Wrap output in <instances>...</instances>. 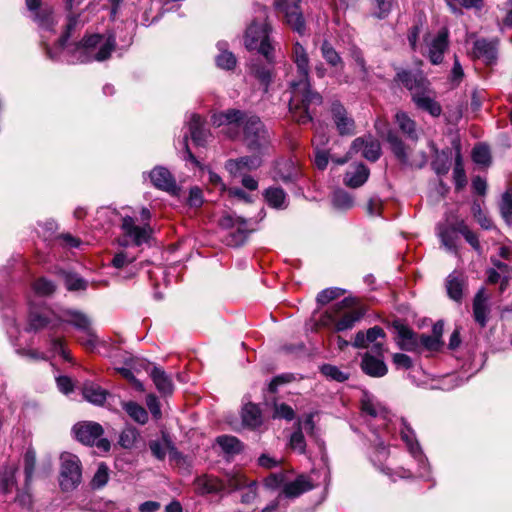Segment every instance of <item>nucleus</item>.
Here are the masks:
<instances>
[{
	"mask_svg": "<svg viewBox=\"0 0 512 512\" xmlns=\"http://www.w3.org/2000/svg\"><path fill=\"white\" fill-rule=\"evenodd\" d=\"M261 165L259 156H244L235 160H228L226 162V169L232 175L242 174L244 171H250L258 168Z\"/></svg>",
	"mask_w": 512,
	"mask_h": 512,
	"instance_id": "obj_20",
	"label": "nucleus"
},
{
	"mask_svg": "<svg viewBox=\"0 0 512 512\" xmlns=\"http://www.w3.org/2000/svg\"><path fill=\"white\" fill-rule=\"evenodd\" d=\"M151 378L157 390L163 395H170L173 392V383L171 378L164 370L154 367L150 373Z\"/></svg>",
	"mask_w": 512,
	"mask_h": 512,
	"instance_id": "obj_26",
	"label": "nucleus"
},
{
	"mask_svg": "<svg viewBox=\"0 0 512 512\" xmlns=\"http://www.w3.org/2000/svg\"><path fill=\"white\" fill-rule=\"evenodd\" d=\"M126 413L137 423L145 424L148 421V413L141 405L129 401L122 404Z\"/></svg>",
	"mask_w": 512,
	"mask_h": 512,
	"instance_id": "obj_36",
	"label": "nucleus"
},
{
	"mask_svg": "<svg viewBox=\"0 0 512 512\" xmlns=\"http://www.w3.org/2000/svg\"><path fill=\"white\" fill-rule=\"evenodd\" d=\"M228 222L231 223V227L237 226L238 239L235 243L242 242L249 233L247 222L241 218H237L234 222L231 217H227L223 219L222 225H228Z\"/></svg>",
	"mask_w": 512,
	"mask_h": 512,
	"instance_id": "obj_48",
	"label": "nucleus"
},
{
	"mask_svg": "<svg viewBox=\"0 0 512 512\" xmlns=\"http://www.w3.org/2000/svg\"><path fill=\"white\" fill-rule=\"evenodd\" d=\"M150 179L152 184L161 190L167 192H174L176 189V182L171 173L164 167H156L150 172Z\"/></svg>",
	"mask_w": 512,
	"mask_h": 512,
	"instance_id": "obj_22",
	"label": "nucleus"
},
{
	"mask_svg": "<svg viewBox=\"0 0 512 512\" xmlns=\"http://www.w3.org/2000/svg\"><path fill=\"white\" fill-rule=\"evenodd\" d=\"M421 344L428 350H437L440 347V340L437 336L422 334L419 337L418 344Z\"/></svg>",
	"mask_w": 512,
	"mask_h": 512,
	"instance_id": "obj_61",
	"label": "nucleus"
},
{
	"mask_svg": "<svg viewBox=\"0 0 512 512\" xmlns=\"http://www.w3.org/2000/svg\"><path fill=\"white\" fill-rule=\"evenodd\" d=\"M273 417L274 418H283L286 420H292L294 418V411L290 406H288L284 403L275 404Z\"/></svg>",
	"mask_w": 512,
	"mask_h": 512,
	"instance_id": "obj_58",
	"label": "nucleus"
},
{
	"mask_svg": "<svg viewBox=\"0 0 512 512\" xmlns=\"http://www.w3.org/2000/svg\"><path fill=\"white\" fill-rule=\"evenodd\" d=\"M23 463L25 472V482L26 486H28L36 467V453L33 449H28L25 452L23 457Z\"/></svg>",
	"mask_w": 512,
	"mask_h": 512,
	"instance_id": "obj_43",
	"label": "nucleus"
},
{
	"mask_svg": "<svg viewBox=\"0 0 512 512\" xmlns=\"http://www.w3.org/2000/svg\"><path fill=\"white\" fill-rule=\"evenodd\" d=\"M466 284V277L463 273L453 271L446 278L448 296L456 302H461Z\"/></svg>",
	"mask_w": 512,
	"mask_h": 512,
	"instance_id": "obj_18",
	"label": "nucleus"
},
{
	"mask_svg": "<svg viewBox=\"0 0 512 512\" xmlns=\"http://www.w3.org/2000/svg\"><path fill=\"white\" fill-rule=\"evenodd\" d=\"M83 396L87 401L95 405H102L106 400L107 391L99 385L89 382L83 386Z\"/></svg>",
	"mask_w": 512,
	"mask_h": 512,
	"instance_id": "obj_31",
	"label": "nucleus"
},
{
	"mask_svg": "<svg viewBox=\"0 0 512 512\" xmlns=\"http://www.w3.org/2000/svg\"><path fill=\"white\" fill-rule=\"evenodd\" d=\"M361 152V155L369 161H376L381 154V147L378 140L372 136H363L356 138L347 153L348 157Z\"/></svg>",
	"mask_w": 512,
	"mask_h": 512,
	"instance_id": "obj_10",
	"label": "nucleus"
},
{
	"mask_svg": "<svg viewBox=\"0 0 512 512\" xmlns=\"http://www.w3.org/2000/svg\"><path fill=\"white\" fill-rule=\"evenodd\" d=\"M65 284L68 290H81L86 287L83 279L71 274L66 275Z\"/></svg>",
	"mask_w": 512,
	"mask_h": 512,
	"instance_id": "obj_64",
	"label": "nucleus"
},
{
	"mask_svg": "<svg viewBox=\"0 0 512 512\" xmlns=\"http://www.w3.org/2000/svg\"><path fill=\"white\" fill-rule=\"evenodd\" d=\"M343 293L344 291L339 288L324 289L317 295V302L321 305L328 304L332 300L340 297Z\"/></svg>",
	"mask_w": 512,
	"mask_h": 512,
	"instance_id": "obj_52",
	"label": "nucleus"
},
{
	"mask_svg": "<svg viewBox=\"0 0 512 512\" xmlns=\"http://www.w3.org/2000/svg\"><path fill=\"white\" fill-rule=\"evenodd\" d=\"M108 478L109 477L107 467L104 465H100L93 477L92 483L96 487H102L107 483Z\"/></svg>",
	"mask_w": 512,
	"mask_h": 512,
	"instance_id": "obj_63",
	"label": "nucleus"
},
{
	"mask_svg": "<svg viewBox=\"0 0 512 512\" xmlns=\"http://www.w3.org/2000/svg\"><path fill=\"white\" fill-rule=\"evenodd\" d=\"M448 29L442 28L436 36L430 40H426L427 57L433 65L442 63L444 53L448 49Z\"/></svg>",
	"mask_w": 512,
	"mask_h": 512,
	"instance_id": "obj_12",
	"label": "nucleus"
},
{
	"mask_svg": "<svg viewBox=\"0 0 512 512\" xmlns=\"http://www.w3.org/2000/svg\"><path fill=\"white\" fill-rule=\"evenodd\" d=\"M395 122L398 124L400 130L407 135L412 141L418 140V133L415 121L403 111H398L395 114Z\"/></svg>",
	"mask_w": 512,
	"mask_h": 512,
	"instance_id": "obj_28",
	"label": "nucleus"
},
{
	"mask_svg": "<svg viewBox=\"0 0 512 512\" xmlns=\"http://www.w3.org/2000/svg\"><path fill=\"white\" fill-rule=\"evenodd\" d=\"M267 203L274 208H286V193L279 187H270L265 191Z\"/></svg>",
	"mask_w": 512,
	"mask_h": 512,
	"instance_id": "obj_34",
	"label": "nucleus"
},
{
	"mask_svg": "<svg viewBox=\"0 0 512 512\" xmlns=\"http://www.w3.org/2000/svg\"><path fill=\"white\" fill-rule=\"evenodd\" d=\"M459 233L465 238V240L472 246V248L480 252L481 251V245L478 239V236L476 233H474L469 226L466 224V222L461 219L460 220V228Z\"/></svg>",
	"mask_w": 512,
	"mask_h": 512,
	"instance_id": "obj_45",
	"label": "nucleus"
},
{
	"mask_svg": "<svg viewBox=\"0 0 512 512\" xmlns=\"http://www.w3.org/2000/svg\"><path fill=\"white\" fill-rule=\"evenodd\" d=\"M361 368L363 372L371 377H383L387 374L388 368L383 360L365 353L362 357Z\"/></svg>",
	"mask_w": 512,
	"mask_h": 512,
	"instance_id": "obj_23",
	"label": "nucleus"
},
{
	"mask_svg": "<svg viewBox=\"0 0 512 512\" xmlns=\"http://www.w3.org/2000/svg\"><path fill=\"white\" fill-rule=\"evenodd\" d=\"M488 296L485 294L484 289H480L473 301V315L475 321L481 326L484 327L488 320L489 307L487 305Z\"/></svg>",
	"mask_w": 512,
	"mask_h": 512,
	"instance_id": "obj_24",
	"label": "nucleus"
},
{
	"mask_svg": "<svg viewBox=\"0 0 512 512\" xmlns=\"http://www.w3.org/2000/svg\"><path fill=\"white\" fill-rule=\"evenodd\" d=\"M265 484L271 489L283 487V494L295 498L313 488L311 479L306 475H299L294 481L287 482L283 472L272 473L265 479Z\"/></svg>",
	"mask_w": 512,
	"mask_h": 512,
	"instance_id": "obj_6",
	"label": "nucleus"
},
{
	"mask_svg": "<svg viewBox=\"0 0 512 512\" xmlns=\"http://www.w3.org/2000/svg\"><path fill=\"white\" fill-rule=\"evenodd\" d=\"M121 228L125 236L131 238L136 246H140L147 242L151 234L149 224L145 223L141 226L136 225L134 218L131 216H124L122 218Z\"/></svg>",
	"mask_w": 512,
	"mask_h": 512,
	"instance_id": "obj_14",
	"label": "nucleus"
},
{
	"mask_svg": "<svg viewBox=\"0 0 512 512\" xmlns=\"http://www.w3.org/2000/svg\"><path fill=\"white\" fill-rule=\"evenodd\" d=\"M49 320L46 315L32 312L30 314V325L33 329L38 330L46 327Z\"/></svg>",
	"mask_w": 512,
	"mask_h": 512,
	"instance_id": "obj_62",
	"label": "nucleus"
},
{
	"mask_svg": "<svg viewBox=\"0 0 512 512\" xmlns=\"http://www.w3.org/2000/svg\"><path fill=\"white\" fill-rule=\"evenodd\" d=\"M473 161L480 165H488L491 160L490 151L487 146L476 145L472 151Z\"/></svg>",
	"mask_w": 512,
	"mask_h": 512,
	"instance_id": "obj_51",
	"label": "nucleus"
},
{
	"mask_svg": "<svg viewBox=\"0 0 512 512\" xmlns=\"http://www.w3.org/2000/svg\"><path fill=\"white\" fill-rule=\"evenodd\" d=\"M227 44L224 42L218 43V48L221 53L216 57V64L221 69L231 70L236 66V58L234 54L226 49Z\"/></svg>",
	"mask_w": 512,
	"mask_h": 512,
	"instance_id": "obj_35",
	"label": "nucleus"
},
{
	"mask_svg": "<svg viewBox=\"0 0 512 512\" xmlns=\"http://www.w3.org/2000/svg\"><path fill=\"white\" fill-rule=\"evenodd\" d=\"M78 24V18L72 14L68 16V22L66 24V30L64 34L59 38L58 45L59 47H64L67 39L69 38L71 32Z\"/></svg>",
	"mask_w": 512,
	"mask_h": 512,
	"instance_id": "obj_59",
	"label": "nucleus"
},
{
	"mask_svg": "<svg viewBox=\"0 0 512 512\" xmlns=\"http://www.w3.org/2000/svg\"><path fill=\"white\" fill-rule=\"evenodd\" d=\"M114 48V38L104 39L103 36L95 34L75 45L74 54L76 60L80 63H88L94 60L104 61L110 57Z\"/></svg>",
	"mask_w": 512,
	"mask_h": 512,
	"instance_id": "obj_4",
	"label": "nucleus"
},
{
	"mask_svg": "<svg viewBox=\"0 0 512 512\" xmlns=\"http://www.w3.org/2000/svg\"><path fill=\"white\" fill-rule=\"evenodd\" d=\"M471 211H472V214L475 218V220L479 223V225L483 228V229H491L493 224H492V221L489 217H487V215L484 213V211L482 210L481 208V205L480 203L478 202H473L472 204V208H471Z\"/></svg>",
	"mask_w": 512,
	"mask_h": 512,
	"instance_id": "obj_49",
	"label": "nucleus"
},
{
	"mask_svg": "<svg viewBox=\"0 0 512 512\" xmlns=\"http://www.w3.org/2000/svg\"><path fill=\"white\" fill-rule=\"evenodd\" d=\"M290 447L301 454L305 453L306 441L300 428L291 435Z\"/></svg>",
	"mask_w": 512,
	"mask_h": 512,
	"instance_id": "obj_55",
	"label": "nucleus"
},
{
	"mask_svg": "<svg viewBox=\"0 0 512 512\" xmlns=\"http://www.w3.org/2000/svg\"><path fill=\"white\" fill-rule=\"evenodd\" d=\"M63 321L73 325L77 329H80L84 332L89 331V329H91L90 321L87 318V316L78 311H66Z\"/></svg>",
	"mask_w": 512,
	"mask_h": 512,
	"instance_id": "obj_37",
	"label": "nucleus"
},
{
	"mask_svg": "<svg viewBox=\"0 0 512 512\" xmlns=\"http://www.w3.org/2000/svg\"><path fill=\"white\" fill-rule=\"evenodd\" d=\"M332 203L337 209L348 210L354 206V199L348 192L338 189L333 192Z\"/></svg>",
	"mask_w": 512,
	"mask_h": 512,
	"instance_id": "obj_39",
	"label": "nucleus"
},
{
	"mask_svg": "<svg viewBox=\"0 0 512 512\" xmlns=\"http://www.w3.org/2000/svg\"><path fill=\"white\" fill-rule=\"evenodd\" d=\"M135 260L136 256L129 255L127 252L121 251L113 257L112 265L117 269H121L133 263Z\"/></svg>",
	"mask_w": 512,
	"mask_h": 512,
	"instance_id": "obj_56",
	"label": "nucleus"
},
{
	"mask_svg": "<svg viewBox=\"0 0 512 512\" xmlns=\"http://www.w3.org/2000/svg\"><path fill=\"white\" fill-rule=\"evenodd\" d=\"M82 469L79 458L69 452L60 456V486L64 491L75 489L81 482Z\"/></svg>",
	"mask_w": 512,
	"mask_h": 512,
	"instance_id": "obj_8",
	"label": "nucleus"
},
{
	"mask_svg": "<svg viewBox=\"0 0 512 512\" xmlns=\"http://www.w3.org/2000/svg\"><path fill=\"white\" fill-rule=\"evenodd\" d=\"M16 472L17 467L14 465L5 467L0 473V491L5 494L12 492L16 485Z\"/></svg>",
	"mask_w": 512,
	"mask_h": 512,
	"instance_id": "obj_33",
	"label": "nucleus"
},
{
	"mask_svg": "<svg viewBox=\"0 0 512 512\" xmlns=\"http://www.w3.org/2000/svg\"><path fill=\"white\" fill-rule=\"evenodd\" d=\"M364 315V312L351 306L348 299L337 303L330 311H327L321 318L324 326L334 325L335 331L351 329Z\"/></svg>",
	"mask_w": 512,
	"mask_h": 512,
	"instance_id": "obj_5",
	"label": "nucleus"
},
{
	"mask_svg": "<svg viewBox=\"0 0 512 512\" xmlns=\"http://www.w3.org/2000/svg\"><path fill=\"white\" fill-rule=\"evenodd\" d=\"M292 59L297 67L299 80L290 82L289 111L296 122L306 124L312 121V107L321 105L323 98L311 89L309 56L299 42L293 45Z\"/></svg>",
	"mask_w": 512,
	"mask_h": 512,
	"instance_id": "obj_1",
	"label": "nucleus"
},
{
	"mask_svg": "<svg viewBox=\"0 0 512 512\" xmlns=\"http://www.w3.org/2000/svg\"><path fill=\"white\" fill-rule=\"evenodd\" d=\"M380 338H385V332L381 327L374 326L366 331V339L368 341V345L373 344L372 351L378 355H382L383 353V343L377 342V340Z\"/></svg>",
	"mask_w": 512,
	"mask_h": 512,
	"instance_id": "obj_38",
	"label": "nucleus"
},
{
	"mask_svg": "<svg viewBox=\"0 0 512 512\" xmlns=\"http://www.w3.org/2000/svg\"><path fill=\"white\" fill-rule=\"evenodd\" d=\"M418 109L428 112L433 117H438L442 113L441 105L436 101V97L430 86L416 93L412 98Z\"/></svg>",
	"mask_w": 512,
	"mask_h": 512,
	"instance_id": "obj_16",
	"label": "nucleus"
},
{
	"mask_svg": "<svg viewBox=\"0 0 512 512\" xmlns=\"http://www.w3.org/2000/svg\"><path fill=\"white\" fill-rule=\"evenodd\" d=\"M321 373L325 377H327L331 380L338 381V382H344L348 379L347 373L341 371L338 367L330 365V364L323 365L321 367Z\"/></svg>",
	"mask_w": 512,
	"mask_h": 512,
	"instance_id": "obj_50",
	"label": "nucleus"
},
{
	"mask_svg": "<svg viewBox=\"0 0 512 512\" xmlns=\"http://www.w3.org/2000/svg\"><path fill=\"white\" fill-rule=\"evenodd\" d=\"M395 80L411 92L412 98L416 93H420L430 86V82L421 73H412L404 69H400L396 73Z\"/></svg>",
	"mask_w": 512,
	"mask_h": 512,
	"instance_id": "obj_15",
	"label": "nucleus"
},
{
	"mask_svg": "<svg viewBox=\"0 0 512 512\" xmlns=\"http://www.w3.org/2000/svg\"><path fill=\"white\" fill-rule=\"evenodd\" d=\"M189 132L193 142L196 145H203L208 137V133L203 128V120L199 115L193 114L189 121Z\"/></svg>",
	"mask_w": 512,
	"mask_h": 512,
	"instance_id": "obj_29",
	"label": "nucleus"
},
{
	"mask_svg": "<svg viewBox=\"0 0 512 512\" xmlns=\"http://www.w3.org/2000/svg\"><path fill=\"white\" fill-rule=\"evenodd\" d=\"M217 444L228 454H236L241 450L240 441L234 436L223 435L216 439Z\"/></svg>",
	"mask_w": 512,
	"mask_h": 512,
	"instance_id": "obj_40",
	"label": "nucleus"
},
{
	"mask_svg": "<svg viewBox=\"0 0 512 512\" xmlns=\"http://www.w3.org/2000/svg\"><path fill=\"white\" fill-rule=\"evenodd\" d=\"M330 112L333 123L340 135L354 134L355 121L339 101L332 102Z\"/></svg>",
	"mask_w": 512,
	"mask_h": 512,
	"instance_id": "obj_11",
	"label": "nucleus"
},
{
	"mask_svg": "<svg viewBox=\"0 0 512 512\" xmlns=\"http://www.w3.org/2000/svg\"><path fill=\"white\" fill-rule=\"evenodd\" d=\"M35 20L39 23V25L47 30H52L53 26L55 25L56 21L53 16V13L49 9H43L40 11H37L35 13Z\"/></svg>",
	"mask_w": 512,
	"mask_h": 512,
	"instance_id": "obj_47",
	"label": "nucleus"
},
{
	"mask_svg": "<svg viewBox=\"0 0 512 512\" xmlns=\"http://www.w3.org/2000/svg\"><path fill=\"white\" fill-rule=\"evenodd\" d=\"M245 489L241 495V502L244 504H250L252 503L257 496V487L255 482H250L244 487Z\"/></svg>",
	"mask_w": 512,
	"mask_h": 512,
	"instance_id": "obj_60",
	"label": "nucleus"
},
{
	"mask_svg": "<svg viewBox=\"0 0 512 512\" xmlns=\"http://www.w3.org/2000/svg\"><path fill=\"white\" fill-rule=\"evenodd\" d=\"M327 142L328 138L326 137V135L322 133L319 128H316L313 144L316 147L315 165L320 170H323L327 167L328 154L325 151L320 150L319 146H325Z\"/></svg>",
	"mask_w": 512,
	"mask_h": 512,
	"instance_id": "obj_27",
	"label": "nucleus"
},
{
	"mask_svg": "<svg viewBox=\"0 0 512 512\" xmlns=\"http://www.w3.org/2000/svg\"><path fill=\"white\" fill-rule=\"evenodd\" d=\"M400 435L401 439L406 443L409 451L414 456L419 455L421 451L420 446L415 438V433L405 419H401Z\"/></svg>",
	"mask_w": 512,
	"mask_h": 512,
	"instance_id": "obj_32",
	"label": "nucleus"
},
{
	"mask_svg": "<svg viewBox=\"0 0 512 512\" xmlns=\"http://www.w3.org/2000/svg\"><path fill=\"white\" fill-rule=\"evenodd\" d=\"M460 220L461 219L450 221V219L447 218L445 222L440 223L437 226L438 236L442 244L445 246L446 249H448L449 251H453L455 253H457L458 248Z\"/></svg>",
	"mask_w": 512,
	"mask_h": 512,
	"instance_id": "obj_13",
	"label": "nucleus"
},
{
	"mask_svg": "<svg viewBox=\"0 0 512 512\" xmlns=\"http://www.w3.org/2000/svg\"><path fill=\"white\" fill-rule=\"evenodd\" d=\"M387 141L391 146V149L395 156L402 161L407 159L406 147L403 141L394 133L390 132L387 136Z\"/></svg>",
	"mask_w": 512,
	"mask_h": 512,
	"instance_id": "obj_44",
	"label": "nucleus"
},
{
	"mask_svg": "<svg viewBox=\"0 0 512 512\" xmlns=\"http://www.w3.org/2000/svg\"><path fill=\"white\" fill-rule=\"evenodd\" d=\"M138 437V432L135 429H125L119 439V443L124 448H131L134 446Z\"/></svg>",
	"mask_w": 512,
	"mask_h": 512,
	"instance_id": "obj_57",
	"label": "nucleus"
},
{
	"mask_svg": "<svg viewBox=\"0 0 512 512\" xmlns=\"http://www.w3.org/2000/svg\"><path fill=\"white\" fill-rule=\"evenodd\" d=\"M321 53L323 58L326 60V62L333 66L337 67L340 66L341 69L343 68V62L337 51L331 46L330 43L325 41L321 46Z\"/></svg>",
	"mask_w": 512,
	"mask_h": 512,
	"instance_id": "obj_41",
	"label": "nucleus"
},
{
	"mask_svg": "<svg viewBox=\"0 0 512 512\" xmlns=\"http://www.w3.org/2000/svg\"><path fill=\"white\" fill-rule=\"evenodd\" d=\"M393 327L397 333V344L400 349L413 351L418 346V339L415 333L406 325L395 321Z\"/></svg>",
	"mask_w": 512,
	"mask_h": 512,
	"instance_id": "obj_19",
	"label": "nucleus"
},
{
	"mask_svg": "<svg viewBox=\"0 0 512 512\" xmlns=\"http://www.w3.org/2000/svg\"><path fill=\"white\" fill-rule=\"evenodd\" d=\"M499 207L505 222L512 224V188L503 193Z\"/></svg>",
	"mask_w": 512,
	"mask_h": 512,
	"instance_id": "obj_42",
	"label": "nucleus"
},
{
	"mask_svg": "<svg viewBox=\"0 0 512 512\" xmlns=\"http://www.w3.org/2000/svg\"><path fill=\"white\" fill-rule=\"evenodd\" d=\"M33 289L38 295L47 296L54 292L55 286L51 281L40 278L34 282Z\"/></svg>",
	"mask_w": 512,
	"mask_h": 512,
	"instance_id": "obj_54",
	"label": "nucleus"
},
{
	"mask_svg": "<svg viewBox=\"0 0 512 512\" xmlns=\"http://www.w3.org/2000/svg\"><path fill=\"white\" fill-rule=\"evenodd\" d=\"M243 424L250 428H256L262 423V416L259 407L253 403L244 405L242 409Z\"/></svg>",
	"mask_w": 512,
	"mask_h": 512,
	"instance_id": "obj_30",
	"label": "nucleus"
},
{
	"mask_svg": "<svg viewBox=\"0 0 512 512\" xmlns=\"http://www.w3.org/2000/svg\"><path fill=\"white\" fill-rule=\"evenodd\" d=\"M349 55L359 68L362 76L367 77L368 69L362 51L358 47L353 46L350 48Z\"/></svg>",
	"mask_w": 512,
	"mask_h": 512,
	"instance_id": "obj_53",
	"label": "nucleus"
},
{
	"mask_svg": "<svg viewBox=\"0 0 512 512\" xmlns=\"http://www.w3.org/2000/svg\"><path fill=\"white\" fill-rule=\"evenodd\" d=\"M73 432L76 439L88 446H96L101 452L110 450V442L106 438H102L104 430L102 426L96 422H80L74 425Z\"/></svg>",
	"mask_w": 512,
	"mask_h": 512,
	"instance_id": "obj_7",
	"label": "nucleus"
},
{
	"mask_svg": "<svg viewBox=\"0 0 512 512\" xmlns=\"http://www.w3.org/2000/svg\"><path fill=\"white\" fill-rule=\"evenodd\" d=\"M301 0H275V8L284 14L286 23L299 34L305 31V21L299 7Z\"/></svg>",
	"mask_w": 512,
	"mask_h": 512,
	"instance_id": "obj_9",
	"label": "nucleus"
},
{
	"mask_svg": "<svg viewBox=\"0 0 512 512\" xmlns=\"http://www.w3.org/2000/svg\"><path fill=\"white\" fill-rule=\"evenodd\" d=\"M249 482L247 481L245 475L240 472H235L231 474H227V487L228 492H233L236 490L243 489Z\"/></svg>",
	"mask_w": 512,
	"mask_h": 512,
	"instance_id": "obj_46",
	"label": "nucleus"
},
{
	"mask_svg": "<svg viewBox=\"0 0 512 512\" xmlns=\"http://www.w3.org/2000/svg\"><path fill=\"white\" fill-rule=\"evenodd\" d=\"M473 54L476 58L491 63L496 59L495 44L485 39H479L474 43Z\"/></svg>",
	"mask_w": 512,
	"mask_h": 512,
	"instance_id": "obj_25",
	"label": "nucleus"
},
{
	"mask_svg": "<svg viewBox=\"0 0 512 512\" xmlns=\"http://www.w3.org/2000/svg\"><path fill=\"white\" fill-rule=\"evenodd\" d=\"M269 32L270 26L267 23V10L265 7H260L259 15L246 29L244 36L245 47L249 51H257L269 59L272 50Z\"/></svg>",
	"mask_w": 512,
	"mask_h": 512,
	"instance_id": "obj_3",
	"label": "nucleus"
},
{
	"mask_svg": "<svg viewBox=\"0 0 512 512\" xmlns=\"http://www.w3.org/2000/svg\"><path fill=\"white\" fill-rule=\"evenodd\" d=\"M370 171L362 163L350 167L345 175L343 182L350 188H358L364 185L369 178Z\"/></svg>",
	"mask_w": 512,
	"mask_h": 512,
	"instance_id": "obj_21",
	"label": "nucleus"
},
{
	"mask_svg": "<svg viewBox=\"0 0 512 512\" xmlns=\"http://www.w3.org/2000/svg\"><path fill=\"white\" fill-rule=\"evenodd\" d=\"M212 122L218 127L226 126L227 133L230 130L242 127L244 142L251 151H259L268 144L267 132L257 116H247L240 110L231 109L213 115Z\"/></svg>",
	"mask_w": 512,
	"mask_h": 512,
	"instance_id": "obj_2",
	"label": "nucleus"
},
{
	"mask_svg": "<svg viewBox=\"0 0 512 512\" xmlns=\"http://www.w3.org/2000/svg\"><path fill=\"white\" fill-rule=\"evenodd\" d=\"M195 492L199 495L217 494L225 489L224 482L214 475L203 474L194 480Z\"/></svg>",
	"mask_w": 512,
	"mask_h": 512,
	"instance_id": "obj_17",
	"label": "nucleus"
}]
</instances>
